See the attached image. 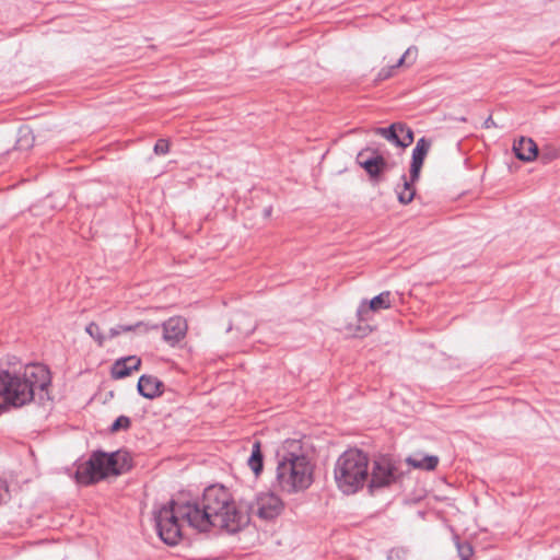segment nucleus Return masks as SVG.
<instances>
[{"mask_svg":"<svg viewBox=\"0 0 560 560\" xmlns=\"http://www.w3.org/2000/svg\"><path fill=\"white\" fill-rule=\"evenodd\" d=\"M155 525H247V510L237 505L230 491L221 485L205 489L201 503L173 499L152 511Z\"/></svg>","mask_w":560,"mask_h":560,"instance_id":"1","label":"nucleus"},{"mask_svg":"<svg viewBox=\"0 0 560 560\" xmlns=\"http://www.w3.org/2000/svg\"><path fill=\"white\" fill-rule=\"evenodd\" d=\"M248 466L255 472L256 476L262 470V454L260 451V442L256 441L253 444L252 455L248 459Z\"/></svg>","mask_w":560,"mask_h":560,"instance_id":"20","label":"nucleus"},{"mask_svg":"<svg viewBox=\"0 0 560 560\" xmlns=\"http://www.w3.org/2000/svg\"><path fill=\"white\" fill-rule=\"evenodd\" d=\"M200 529V532H205L203 529H206L207 527L206 526H202V527H198Z\"/></svg>","mask_w":560,"mask_h":560,"instance_id":"33","label":"nucleus"},{"mask_svg":"<svg viewBox=\"0 0 560 560\" xmlns=\"http://www.w3.org/2000/svg\"><path fill=\"white\" fill-rule=\"evenodd\" d=\"M21 136L18 140V148L19 149H26L33 145V136L32 132L27 129L20 131Z\"/></svg>","mask_w":560,"mask_h":560,"instance_id":"24","label":"nucleus"},{"mask_svg":"<svg viewBox=\"0 0 560 560\" xmlns=\"http://www.w3.org/2000/svg\"><path fill=\"white\" fill-rule=\"evenodd\" d=\"M431 144V140H428L427 138H420L417 141V144L412 150V160L410 165V177L412 182H417L419 179L423 161L430 151Z\"/></svg>","mask_w":560,"mask_h":560,"instance_id":"12","label":"nucleus"},{"mask_svg":"<svg viewBox=\"0 0 560 560\" xmlns=\"http://www.w3.org/2000/svg\"><path fill=\"white\" fill-rule=\"evenodd\" d=\"M138 392L148 399H154L163 394L164 384L153 375H142L138 381Z\"/></svg>","mask_w":560,"mask_h":560,"instance_id":"14","label":"nucleus"},{"mask_svg":"<svg viewBox=\"0 0 560 560\" xmlns=\"http://www.w3.org/2000/svg\"><path fill=\"white\" fill-rule=\"evenodd\" d=\"M9 497L8 488L4 485H0V503L4 502Z\"/></svg>","mask_w":560,"mask_h":560,"instance_id":"29","label":"nucleus"},{"mask_svg":"<svg viewBox=\"0 0 560 560\" xmlns=\"http://www.w3.org/2000/svg\"><path fill=\"white\" fill-rule=\"evenodd\" d=\"M187 329L188 325L185 318L180 316L171 317L163 324V339L175 345L185 338Z\"/></svg>","mask_w":560,"mask_h":560,"instance_id":"10","label":"nucleus"},{"mask_svg":"<svg viewBox=\"0 0 560 560\" xmlns=\"http://www.w3.org/2000/svg\"><path fill=\"white\" fill-rule=\"evenodd\" d=\"M276 487L285 493L306 490L313 483L314 466L299 440H287L277 451Z\"/></svg>","mask_w":560,"mask_h":560,"instance_id":"3","label":"nucleus"},{"mask_svg":"<svg viewBox=\"0 0 560 560\" xmlns=\"http://www.w3.org/2000/svg\"><path fill=\"white\" fill-rule=\"evenodd\" d=\"M85 331L86 334L92 337L96 343L100 346V347H103L107 337L106 335L102 331L101 327L92 322L90 323L86 327H85Z\"/></svg>","mask_w":560,"mask_h":560,"instance_id":"21","label":"nucleus"},{"mask_svg":"<svg viewBox=\"0 0 560 560\" xmlns=\"http://www.w3.org/2000/svg\"><path fill=\"white\" fill-rule=\"evenodd\" d=\"M141 359L136 355H130L117 360L112 368V376L115 380L127 377L132 371L140 368Z\"/></svg>","mask_w":560,"mask_h":560,"instance_id":"15","label":"nucleus"},{"mask_svg":"<svg viewBox=\"0 0 560 560\" xmlns=\"http://www.w3.org/2000/svg\"><path fill=\"white\" fill-rule=\"evenodd\" d=\"M392 305L390 302V292L384 291L378 295L374 296L369 303L362 302L358 308V319L359 322H364L368 319V315L370 312H378L381 310H387Z\"/></svg>","mask_w":560,"mask_h":560,"instance_id":"11","label":"nucleus"},{"mask_svg":"<svg viewBox=\"0 0 560 560\" xmlns=\"http://www.w3.org/2000/svg\"><path fill=\"white\" fill-rule=\"evenodd\" d=\"M406 463L415 469L432 471L439 464V457L435 455L416 454L407 457Z\"/></svg>","mask_w":560,"mask_h":560,"instance_id":"18","label":"nucleus"},{"mask_svg":"<svg viewBox=\"0 0 560 560\" xmlns=\"http://www.w3.org/2000/svg\"><path fill=\"white\" fill-rule=\"evenodd\" d=\"M142 326L145 328V330H148L147 325H144L143 323L139 322L136 325L118 326V327L112 328L109 330L108 335H106V337L107 338H115L118 335H120L121 332L132 331L136 328L142 327Z\"/></svg>","mask_w":560,"mask_h":560,"instance_id":"23","label":"nucleus"},{"mask_svg":"<svg viewBox=\"0 0 560 560\" xmlns=\"http://www.w3.org/2000/svg\"><path fill=\"white\" fill-rule=\"evenodd\" d=\"M406 551L404 549H392L388 553V559L393 560L394 558L400 559Z\"/></svg>","mask_w":560,"mask_h":560,"instance_id":"28","label":"nucleus"},{"mask_svg":"<svg viewBox=\"0 0 560 560\" xmlns=\"http://www.w3.org/2000/svg\"><path fill=\"white\" fill-rule=\"evenodd\" d=\"M417 57H418V48L416 46H410L409 48H407L405 54L397 60V62L395 65L382 68L378 71L376 79L382 81V80L392 78L394 75L396 69H398L402 66L413 65L417 60Z\"/></svg>","mask_w":560,"mask_h":560,"instance_id":"13","label":"nucleus"},{"mask_svg":"<svg viewBox=\"0 0 560 560\" xmlns=\"http://www.w3.org/2000/svg\"><path fill=\"white\" fill-rule=\"evenodd\" d=\"M128 468L125 453L94 452L89 460L78 466L75 479L79 483L90 485L109 476H117Z\"/></svg>","mask_w":560,"mask_h":560,"instance_id":"5","label":"nucleus"},{"mask_svg":"<svg viewBox=\"0 0 560 560\" xmlns=\"http://www.w3.org/2000/svg\"><path fill=\"white\" fill-rule=\"evenodd\" d=\"M374 131L401 148L410 145L413 141L412 130L404 124L396 122L388 128H376Z\"/></svg>","mask_w":560,"mask_h":560,"instance_id":"8","label":"nucleus"},{"mask_svg":"<svg viewBox=\"0 0 560 560\" xmlns=\"http://www.w3.org/2000/svg\"><path fill=\"white\" fill-rule=\"evenodd\" d=\"M560 156V151L558 149H551L549 152H544L541 155V160L545 163H548L555 159H558Z\"/></svg>","mask_w":560,"mask_h":560,"instance_id":"27","label":"nucleus"},{"mask_svg":"<svg viewBox=\"0 0 560 560\" xmlns=\"http://www.w3.org/2000/svg\"><path fill=\"white\" fill-rule=\"evenodd\" d=\"M370 459L358 448L345 451L334 466V479L337 488L345 494H354L369 479Z\"/></svg>","mask_w":560,"mask_h":560,"instance_id":"4","label":"nucleus"},{"mask_svg":"<svg viewBox=\"0 0 560 560\" xmlns=\"http://www.w3.org/2000/svg\"><path fill=\"white\" fill-rule=\"evenodd\" d=\"M483 127H485L486 129H490V128H494V127H497V124H495V121L492 119V117H491V116H489V117L485 120V122H483Z\"/></svg>","mask_w":560,"mask_h":560,"instance_id":"30","label":"nucleus"},{"mask_svg":"<svg viewBox=\"0 0 560 560\" xmlns=\"http://www.w3.org/2000/svg\"><path fill=\"white\" fill-rule=\"evenodd\" d=\"M50 384V371L44 364L33 363L16 371H1L0 411L28 405L34 400L36 393L47 392Z\"/></svg>","mask_w":560,"mask_h":560,"instance_id":"2","label":"nucleus"},{"mask_svg":"<svg viewBox=\"0 0 560 560\" xmlns=\"http://www.w3.org/2000/svg\"><path fill=\"white\" fill-rule=\"evenodd\" d=\"M397 479V469L394 462L384 455L375 456L370 462L369 479L366 481L370 493L393 485Z\"/></svg>","mask_w":560,"mask_h":560,"instance_id":"6","label":"nucleus"},{"mask_svg":"<svg viewBox=\"0 0 560 560\" xmlns=\"http://www.w3.org/2000/svg\"><path fill=\"white\" fill-rule=\"evenodd\" d=\"M254 329H255V325H254V324H252V325H250V327L248 328V332L254 331Z\"/></svg>","mask_w":560,"mask_h":560,"instance_id":"32","label":"nucleus"},{"mask_svg":"<svg viewBox=\"0 0 560 560\" xmlns=\"http://www.w3.org/2000/svg\"><path fill=\"white\" fill-rule=\"evenodd\" d=\"M130 427V419L125 416L118 417L112 424V431H118L120 429H128Z\"/></svg>","mask_w":560,"mask_h":560,"instance_id":"26","label":"nucleus"},{"mask_svg":"<svg viewBox=\"0 0 560 560\" xmlns=\"http://www.w3.org/2000/svg\"><path fill=\"white\" fill-rule=\"evenodd\" d=\"M455 546L462 560H469L472 555V548L468 542H460L459 537L454 535Z\"/></svg>","mask_w":560,"mask_h":560,"instance_id":"22","label":"nucleus"},{"mask_svg":"<svg viewBox=\"0 0 560 560\" xmlns=\"http://www.w3.org/2000/svg\"><path fill=\"white\" fill-rule=\"evenodd\" d=\"M170 151V142L166 139H159L154 145V153L158 155L166 154Z\"/></svg>","mask_w":560,"mask_h":560,"instance_id":"25","label":"nucleus"},{"mask_svg":"<svg viewBox=\"0 0 560 560\" xmlns=\"http://www.w3.org/2000/svg\"><path fill=\"white\" fill-rule=\"evenodd\" d=\"M229 535H235L238 533L241 527H225Z\"/></svg>","mask_w":560,"mask_h":560,"instance_id":"31","label":"nucleus"},{"mask_svg":"<svg viewBox=\"0 0 560 560\" xmlns=\"http://www.w3.org/2000/svg\"><path fill=\"white\" fill-rule=\"evenodd\" d=\"M160 539L168 546H176L186 540L182 527H153Z\"/></svg>","mask_w":560,"mask_h":560,"instance_id":"17","label":"nucleus"},{"mask_svg":"<svg viewBox=\"0 0 560 560\" xmlns=\"http://www.w3.org/2000/svg\"><path fill=\"white\" fill-rule=\"evenodd\" d=\"M402 179H404L402 188L397 191L398 200L402 205H408L413 200L415 195H416V189L413 187L415 182H412L411 178H410V180H407L406 176H402Z\"/></svg>","mask_w":560,"mask_h":560,"instance_id":"19","label":"nucleus"},{"mask_svg":"<svg viewBox=\"0 0 560 560\" xmlns=\"http://www.w3.org/2000/svg\"><path fill=\"white\" fill-rule=\"evenodd\" d=\"M357 162L371 177H377L386 166L385 159L370 149L360 151Z\"/></svg>","mask_w":560,"mask_h":560,"instance_id":"9","label":"nucleus"},{"mask_svg":"<svg viewBox=\"0 0 560 560\" xmlns=\"http://www.w3.org/2000/svg\"><path fill=\"white\" fill-rule=\"evenodd\" d=\"M283 510V503L273 493H262L257 498L253 514L257 515L261 522L275 521Z\"/></svg>","mask_w":560,"mask_h":560,"instance_id":"7","label":"nucleus"},{"mask_svg":"<svg viewBox=\"0 0 560 560\" xmlns=\"http://www.w3.org/2000/svg\"><path fill=\"white\" fill-rule=\"evenodd\" d=\"M513 151L521 161L530 162L537 158L538 147L533 139L522 137L514 143Z\"/></svg>","mask_w":560,"mask_h":560,"instance_id":"16","label":"nucleus"}]
</instances>
